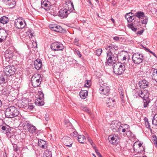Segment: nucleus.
I'll use <instances>...</instances> for the list:
<instances>
[{
	"mask_svg": "<svg viewBox=\"0 0 157 157\" xmlns=\"http://www.w3.org/2000/svg\"><path fill=\"white\" fill-rule=\"evenodd\" d=\"M138 95L139 97L143 99L144 107H147L150 102V100L148 98L149 94L148 91L146 90H140L138 91Z\"/></svg>",
	"mask_w": 157,
	"mask_h": 157,
	"instance_id": "f257e3e1",
	"label": "nucleus"
},
{
	"mask_svg": "<svg viewBox=\"0 0 157 157\" xmlns=\"http://www.w3.org/2000/svg\"><path fill=\"white\" fill-rule=\"evenodd\" d=\"M19 112L17 109L14 106H10L7 108L5 111V115L8 118H13L18 115Z\"/></svg>",
	"mask_w": 157,
	"mask_h": 157,
	"instance_id": "f03ea898",
	"label": "nucleus"
},
{
	"mask_svg": "<svg viewBox=\"0 0 157 157\" xmlns=\"http://www.w3.org/2000/svg\"><path fill=\"white\" fill-rule=\"evenodd\" d=\"M130 127L127 124H122L120 126L117 131L120 134H123V136H131V132L130 131Z\"/></svg>",
	"mask_w": 157,
	"mask_h": 157,
	"instance_id": "7ed1b4c3",
	"label": "nucleus"
},
{
	"mask_svg": "<svg viewBox=\"0 0 157 157\" xmlns=\"http://www.w3.org/2000/svg\"><path fill=\"white\" fill-rule=\"evenodd\" d=\"M130 127L127 124H122L120 126L117 131L120 134H123V136H131V132L130 131Z\"/></svg>",
	"mask_w": 157,
	"mask_h": 157,
	"instance_id": "20e7f679",
	"label": "nucleus"
},
{
	"mask_svg": "<svg viewBox=\"0 0 157 157\" xmlns=\"http://www.w3.org/2000/svg\"><path fill=\"white\" fill-rule=\"evenodd\" d=\"M125 69V65L122 63H115L113 66L114 73L116 75H121Z\"/></svg>",
	"mask_w": 157,
	"mask_h": 157,
	"instance_id": "39448f33",
	"label": "nucleus"
},
{
	"mask_svg": "<svg viewBox=\"0 0 157 157\" xmlns=\"http://www.w3.org/2000/svg\"><path fill=\"white\" fill-rule=\"evenodd\" d=\"M41 80V77L40 74H35L31 78V83L34 87H37L39 86Z\"/></svg>",
	"mask_w": 157,
	"mask_h": 157,
	"instance_id": "423d86ee",
	"label": "nucleus"
},
{
	"mask_svg": "<svg viewBox=\"0 0 157 157\" xmlns=\"http://www.w3.org/2000/svg\"><path fill=\"white\" fill-rule=\"evenodd\" d=\"M107 64L109 65H113L115 64L117 55H114L112 53L109 52L107 53Z\"/></svg>",
	"mask_w": 157,
	"mask_h": 157,
	"instance_id": "0eeeda50",
	"label": "nucleus"
},
{
	"mask_svg": "<svg viewBox=\"0 0 157 157\" xmlns=\"http://www.w3.org/2000/svg\"><path fill=\"white\" fill-rule=\"evenodd\" d=\"M132 60L135 64H139L143 60V56L142 55L139 53H135L132 57Z\"/></svg>",
	"mask_w": 157,
	"mask_h": 157,
	"instance_id": "6e6552de",
	"label": "nucleus"
},
{
	"mask_svg": "<svg viewBox=\"0 0 157 157\" xmlns=\"http://www.w3.org/2000/svg\"><path fill=\"white\" fill-rule=\"evenodd\" d=\"M142 144L140 143H135L133 145V148L135 152L137 153H144V147L142 146Z\"/></svg>",
	"mask_w": 157,
	"mask_h": 157,
	"instance_id": "1a4fd4ad",
	"label": "nucleus"
},
{
	"mask_svg": "<svg viewBox=\"0 0 157 157\" xmlns=\"http://www.w3.org/2000/svg\"><path fill=\"white\" fill-rule=\"evenodd\" d=\"M4 72L5 75L10 76L13 75L15 73V68L13 66H8L4 69Z\"/></svg>",
	"mask_w": 157,
	"mask_h": 157,
	"instance_id": "9d476101",
	"label": "nucleus"
},
{
	"mask_svg": "<svg viewBox=\"0 0 157 157\" xmlns=\"http://www.w3.org/2000/svg\"><path fill=\"white\" fill-rule=\"evenodd\" d=\"M23 127L26 126L27 130L30 133H35L36 130V128L33 124L29 123L28 121H25L22 124Z\"/></svg>",
	"mask_w": 157,
	"mask_h": 157,
	"instance_id": "9b49d317",
	"label": "nucleus"
},
{
	"mask_svg": "<svg viewBox=\"0 0 157 157\" xmlns=\"http://www.w3.org/2000/svg\"><path fill=\"white\" fill-rule=\"evenodd\" d=\"M51 48L53 51L62 50L64 48L63 44L59 42H55L51 44Z\"/></svg>",
	"mask_w": 157,
	"mask_h": 157,
	"instance_id": "f8f14e48",
	"label": "nucleus"
},
{
	"mask_svg": "<svg viewBox=\"0 0 157 157\" xmlns=\"http://www.w3.org/2000/svg\"><path fill=\"white\" fill-rule=\"evenodd\" d=\"M110 87L106 84H103L99 89V92L102 95H108Z\"/></svg>",
	"mask_w": 157,
	"mask_h": 157,
	"instance_id": "ddd939ff",
	"label": "nucleus"
},
{
	"mask_svg": "<svg viewBox=\"0 0 157 157\" xmlns=\"http://www.w3.org/2000/svg\"><path fill=\"white\" fill-rule=\"evenodd\" d=\"M38 97L36 99L35 103L38 105H42L44 104L43 101L44 95L42 92L39 91L38 93Z\"/></svg>",
	"mask_w": 157,
	"mask_h": 157,
	"instance_id": "4468645a",
	"label": "nucleus"
},
{
	"mask_svg": "<svg viewBox=\"0 0 157 157\" xmlns=\"http://www.w3.org/2000/svg\"><path fill=\"white\" fill-rule=\"evenodd\" d=\"M121 124V123L118 121H113L110 124V128L113 132H117Z\"/></svg>",
	"mask_w": 157,
	"mask_h": 157,
	"instance_id": "2eb2a0df",
	"label": "nucleus"
},
{
	"mask_svg": "<svg viewBox=\"0 0 157 157\" xmlns=\"http://www.w3.org/2000/svg\"><path fill=\"white\" fill-rule=\"evenodd\" d=\"M26 25L24 20L21 21L19 19L16 21L15 22L14 25L16 29H22L24 28Z\"/></svg>",
	"mask_w": 157,
	"mask_h": 157,
	"instance_id": "dca6fc26",
	"label": "nucleus"
},
{
	"mask_svg": "<svg viewBox=\"0 0 157 157\" xmlns=\"http://www.w3.org/2000/svg\"><path fill=\"white\" fill-rule=\"evenodd\" d=\"M108 138L109 142L113 145L117 144L119 141V137L116 135H110Z\"/></svg>",
	"mask_w": 157,
	"mask_h": 157,
	"instance_id": "f3484780",
	"label": "nucleus"
},
{
	"mask_svg": "<svg viewBox=\"0 0 157 157\" xmlns=\"http://www.w3.org/2000/svg\"><path fill=\"white\" fill-rule=\"evenodd\" d=\"M13 56V51L10 50V49L7 50L5 53V58L6 60L8 62L12 60Z\"/></svg>",
	"mask_w": 157,
	"mask_h": 157,
	"instance_id": "a211bd4d",
	"label": "nucleus"
},
{
	"mask_svg": "<svg viewBox=\"0 0 157 157\" xmlns=\"http://www.w3.org/2000/svg\"><path fill=\"white\" fill-rule=\"evenodd\" d=\"M49 27L51 30L57 32L61 33L63 30L61 27L56 24H50Z\"/></svg>",
	"mask_w": 157,
	"mask_h": 157,
	"instance_id": "6ab92c4d",
	"label": "nucleus"
},
{
	"mask_svg": "<svg viewBox=\"0 0 157 157\" xmlns=\"http://www.w3.org/2000/svg\"><path fill=\"white\" fill-rule=\"evenodd\" d=\"M11 128L6 124H3L0 126V132L2 133L6 134L11 131Z\"/></svg>",
	"mask_w": 157,
	"mask_h": 157,
	"instance_id": "aec40b11",
	"label": "nucleus"
},
{
	"mask_svg": "<svg viewBox=\"0 0 157 157\" xmlns=\"http://www.w3.org/2000/svg\"><path fill=\"white\" fill-rule=\"evenodd\" d=\"M41 5L42 8L46 10H50V7L51 5L50 1L48 0H41Z\"/></svg>",
	"mask_w": 157,
	"mask_h": 157,
	"instance_id": "412c9836",
	"label": "nucleus"
},
{
	"mask_svg": "<svg viewBox=\"0 0 157 157\" xmlns=\"http://www.w3.org/2000/svg\"><path fill=\"white\" fill-rule=\"evenodd\" d=\"M70 12L69 10L67 9H62L59 11V16L63 17H67Z\"/></svg>",
	"mask_w": 157,
	"mask_h": 157,
	"instance_id": "4be33fe9",
	"label": "nucleus"
},
{
	"mask_svg": "<svg viewBox=\"0 0 157 157\" xmlns=\"http://www.w3.org/2000/svg\"><path fill=\"white\" fill-rule=\"evenodd\" d=\"M63 142L67 146L69 147H71L72 146V143L69 142L71 140V138L68 137H63L62 140Z\"/></svg>",
	"mask_w": 157,
	"mask_h": 157,
	"instance_id": "5701e85b",
	"label": "nucleus"
},
{
	"mask_svg": "<svg viewBox=\"0 0 157 157\" xmlns=\"http://www.w3.org/2000/svg\"><path fill=\"white\" fill-rule=\"evenodd\" d=\"M107 101V105L109 108H112L115 106L116 101L114 99H108Z\"/></svg>",
	"mask_w": 157,
	"mask_h": 157,
	"instance_id": "b1692460",
	"label": "nucleus"
},
{
	"mask_svg": "<svg viewBox=\"0 0 157 157\" xmlns=\"http://www.w3.org/2000/svg\"><path fill=\"white\" fill-rule=\"evenodd\" d=\"M125 17L128 23L132 22L135 19L134 14L130 12L126 13L125 15Z\"/></svg>",
	"mask_w": 157,
	"mask_h": 157,
	"instance_id": "393cba45",
	"label": "nucleus"
},
{
	"mask_svg": "<svg viewBox=\"0 0 157 157\" xmlns=\"http://www.w3.org/2000/svg\"><path fill=\"white\" fill-rule=\"evenodd\" d=\"M35 68L37 70H39L42 67V61L40 59H36L34 61Z\"/></svg>",
	"mask_w": 157,
	"mask_h": 157,
	"instance_id": "a878e982",
	"label": "nucleus"
},
{
	"mask_svg": "<svg viewBox=\"0 0 157 157\" xmlns=\"http://www.w3.org/2000/svg\"><path fill=\"white\" fill-rule=\"evenodd\" d=\"M3 2L8 4L9 7L12 8L14 7L16 5L15 0H2Z\"/></svg>",
	"mask_w": 157,
	"mask_h": 157,
	"instance_id": "bb28decb",
	"label": "nucleus"
},
{
	"mask_svg": "<svg viewBox=\"0 0 157 157\" xmlns=\"http://www.w3.org/2000/svg\"><path fill=\"white\" fill-rule=\"evenodd\" d=\"M106 50L108 51V52H110L113 53L115 50H116L118 49V47L117 46L113 45L110 44L109 45L107 46L106 47Z\"/></svg>",
	"mask_w": 157,
	"mask_h": 157,
	"instance_id": "cd10ccee",
	"label": "nucleus"
},
{
	"mask_svg": "<svg viewBox=\"0 0 157 157\" xmlns=\"http://www.w3.org/2000/svg\"><path fill=\"white\" fill-rule=\"evenodd\" d=\"M38 145L43 149H46L47 147V144L46 142L42 140H38Z\"/></svg>",
	"mask_w": 157,
	"mask_h": 157,
	"instance_id": "c85d7f7f",
	"label": "nucleus"
},
{
	"mask_svg": "<svg viewBox=\"0 0 157 157\" xmlns=\"http://www.w3.org/2000/svg\"><path fill=\"white\" fill-rule=\"evenodd\" d=\"M139 85L141 88H145L147 87L148 82L145 80H143L139 82Z\"/></svg>",
	"mask_w": 157,
	"mask_h": 157,
	"instance_id": "c756f323",
	"label": "nucleus"
},
{
	"mask_svg": "<svg viewBox=\"0 0 157 157\" xmlns=\"http://www.w3.org/2000/svg\"><path fill=\"white\" fill-rule=\"evenodd\" d=\"M88 95V91L87 90H82L80 92V96L82 99H85Z\"/></svg>",
	"mask_w": 157,
	"mask_h": 157,
	"instance_id": "7c9ffc66",
	"label": "nucleus"
},
{
	"mask_svg": "<svg viewBox=\"0 0 157 157\" xmlns=\"http://www.w3.org/2000/svg\"><path fill=\"white\" fill-rule=\"evenodd\" d=\"M128 27L131 29L132 31L136 32L138 29L136 25H135V23H131L128 25Z\"/></svg>",
	"mask_w": 157,
	"mask_h": 157,
	"instance_id": "2f4dec72",
	"label": "nucleus"
},
{
	"mask_svg": "<svg viewBox=\"0 0 157 157\" xmlns=\"http://www.w3.org/2000/svg\"><path fill=\"white\" fill-rule=\"evenodd\" d=\"M78 141L81 143H84L86 140V138L83 135H79L78 136Z\"/></svg>",
	"mask_w": 157,
	"mask_h": 157,
	"instance_id": "473e14b6",
	"label": "nucleus"
},
{
	"mask_svg": "<svg viewBox=\"0 0 157 157\" xmlns=\"http://www.w3.org/2000/svg\"><path fill=\"white\" fill-rule=\"evenodd\" d=\"M58 10H57L56 8H54L50 10V13L54 16H56L58 15Z\"/></svg>",
	"mask_w": 157,
	"mask_h": 157,
	"instance_id": "72a5a7b5",
	"label": "nucleus"
},
{
	"mask_svg": "<svg viewBox=\"0 0 157 157\" xmlns=\"http://www.w3.org/2000/svg\"><path fill=\"white\" fill-rule=\"evenodd\" d=\"M152 79L157 82V70L154 69L152 75Z\"/></svg>",
	"mask_w": 157,
	"mask_h": 157,
	"instance_id": "f704fd0d",
	"label": "nucleus"
},
{
	"mask_svg": "<svg viewBox=\"0 0 157 157\" xmlns=\"http://www.w3.org/2000/svg\"><path fill=\"white\" fill-rule=\"evenodd\" d=\"M8 21V17L5 16L2 17L0 19L1 22L4 24L7 23Z\"/></svg>",
	"mask_w": 157,
	"mask_h": 157,
	"instance_id": "c9c22d12",
	"label": "nucleus"
},
{
	"mask_svg": "<svg viewBox=\"0 0 157 157\" xmlns=\"http://www.w3.org/2000/svg\"><path fill=\"white\" fill-rule=\"evenodd\" d=\"M136 16L139 19H142L144 16L143 12L140 11L136 13Z\"/></svg>",
	"mask_w": 157,
	"mask_h": 157,
	"instance_id": "e433bc0d",
	"label": "nucleus"
},
{
	"mask_svg": "<svg viewBox=\"0 0 157 157\" xmlns=\"http://www.w3.org/2000/svg\"><path fill=\"white\" fill-rule=\"evenodd\" d=\"M44 157H52V153L51 151H46L44 152Z\"/></svg>",
	"mask_w": 157,
	"mask_h": 157,
	"instance_id": "4c0bfd02",
	"label": "nucleus"
},
{
	"mask_svg": "<svg viewBox=\"0 0 157 157\" xmlns=\"http://www.w3.org/2000/svg\"><path fill=\"white\" fill-rule=\"evenodd\" d=\"M6 82L5 77L3 75L0 76V84Z\"/></svg>",
	"mask_w": 157,
	"mask_h": 157,
	"instance_id": "58836bf2",
	"label": "nucleus"
},
{
	"mask_svg": "<svg viewBox=\"0 0 157 157\" xmlns=\"http://www.w3.org/2000/svg\"><path fill=\"white\" fill-rule=\"evenodd\" d=\"M152 123L155 125H157V113L153 117Z\"/></svg>",
	"mask_w": 157,
	"mask_h": 157,
	"instance_id": "ea45409f",
	"label": "nucleus"
},
{
	"mask_svg": "<svg viewBox=\"0 0 157 157\" xmlns=\"http://www.w3.org/2000/svg\"><path fill=\"white\" fill-rule=\"evenodd\" d=\"M6 135L7 137L8 138V139H10L11 138H13L14 137V134L13 132H9L8 133H7Z\"/></svg>",
	"mask_w": 157,
	"mask_h": 157,
	"instance_id": "a19ab883",
	"label": "nucleus"
},
{
	"mask_svg": "<svg viewBox=\"0 0 157 157\" xmlns=\"http://www.w3.org/2000/svg\"><path fill=\"white\" fill-rule=\"evenodd\" d=\"M73 51L75 55H77L79 57H81L82 55L81 52L79 51H78L76 49H74Z\"/></svg>",
	"mask_w": 157,
	"mask_h": 157,
	"instance_id": "79ce46f5",
	"label": "nucleus"
},
{
	"mask_svg": "<svg viewBox=\"0 0 157 157\" xmlns=\"http://www.w3.org/2000/svg\"><path fill=\"white\" fill-rule=\"evenodd\" d=\"M143 19L142 22L143 24H146L147 22L148 21V18L147 16H144L143 18Z\"/></svg>",
	"mask_w": 157,
	"mask_h": 157,
	"instance_id": "37998d69",
	"label": "nucleus"
},
{
	"mask_svg": "<svg viewBox=\"0 0 157 157\" xmlns=\"http://www.w3.org/2000/svg\"><path fill=\"white\" fill-rule=\"evenodd\" d=\"M102 52V50L101 48L98 49L95 51V53L98 56H100L101 55Z\"/></svg>",
	"mask_w": 157,
	"mask_h": 157,
	"instance_id": "c03bdc74",
	"label": "nucleus"
},
{
	"mask_svg": "<svg viewBox=\"0 0 157 157\" xmlns=\"http://www.w3.org/2000/svg\"><path fill=\"white\" fill-rule=\"evenodd\" d=\"M68 6H69L68 9L72 11L74 10V5L72 2L68 3Z\"/></svg>",
	"mask_w": 157,
	"mask_h": 157,
	"instance_id": "a18cd8bd",
	"label": "nucleus"
},
{
	"mask_svg": "<svg viewBox=\"0 0 157 157\" xmlns=\"http://www.w3.org/2000/svg\"><path fill=\"white\" fill-rule=\"evenodd\" d=\"M145 124L146 126V127L148 128H150V124L148 121V119L146 118H145Z\"/></svg>",
	"mask_w": 157,
	"mask_h": 157,
	"instance_id": "49530a36",
	"label": "nucleus"
},
{
	"mask_svg": "<svg viewBox=\"0 0 157 157\" xmlns=\"http://www.w3.org/2000/svg\"><path fill=\"white\" fill-rule=\"evenodd\" d=\"M82 110L83 111H85L86 112H87L89 113H90V110L89 109L87 108L86 107H84L83 108Z\"/></svg>",
	"mask_w": 157,
	"mask_h": 157,
	"instance_id": "de8ad7c7",
	"label": "nucleus"
},
{
	"mask_svg": "<svg viewBox=\"0 0 157 157\" xmlns=\"http://www.w3.org/2000/svg\"><path fill=\"white\" fill-rule=\"evenodd\" d=\"M71 136L73 137H77L78 136V133L77 132H74L72 133H71Z\"/></svg>",
	"mask_w": 157,
	"mask_h": 157,
	"instance_id": "09e8293b",
	"label": "nucleus"
},
{
	"mask_svg": "<svg viewBox=\"0 0 157 157\" xmlns=\"http://www.w3.org/2000/svg\"><path fill=\"white\" fill-rule=\"evenodd\" d=\"M32 47L33 48H36L37 47V42L36 41H33L32 42Z\"/></svg>",
	"mask_w": 157,
	"mask_h": 157,
	"instance_id": "8fccbe9b",
	"label": "nucleus"
},
{
	"mask_svg": "<svg viewBox=\"0 0 157 157\" xmlns=\"http://www.w3.org/2000/svg\"><path fill=\"white\" fill-rule=\"evenodd\" d=\"M34 108V106L32 104H29L28 105V109L30 110H32Z\"/></svg>",
	"mask_w": 157,
	"mask_h": 157,
	"instance_id": "3c124183",
	"label": "nucleus"
},
{
	"mask_svg": "<svg viewBox=\"0 0 157 157\" xmlns=\"http://www.w3.org/2000/svg\"><path fill=\"white\" fill-rule=\"evenodd\" d=\"M90 82L88 81H86L85 82V84L84 85V86L86 87H89L90 86Z\"/></svg>",
	"mask_w": 157,
	"mask_h": 157,
	"instance_id": "603ef678",
	"label": "nucleus"
},
{
	"mask_svg": "<svg viewBox=\"0 0 157 157\" xmlns=\"http://www.w3.org/2000/svg\"><path fill=\"white\" fill-rule=\"evenodd\" d=\"M87 139H88V140L89 142V143L91 144L92 146H93V142L92 140L89 137L87 138Z\"/></svg>",
	"mask_w": 157,
	"mask_h": 157,
	"instance_id": "864d4df0",
	"label": "nucleus"
},
{
	"mask_svg": "<svg viewBox=\"0 0 157 157\" xmlns=\"http://www.w3.org/2000/svg\"><path fill=\"white\" fill-rule=\"evenodd\" d=\"M153 142L154 144H155V145L157 146V140L156 139V138L155 139H154L153 140Z\"/></svg>",
	"mask_w": 157,
	"mask_h": 157,
	"instance_id": "5fc2aeb1",
	"label": "nucleus"
},
{
	"mask_svg": "<svg viewBox=\"0 0 157 157\" xmlns=\"http://www.w3.org/2000/svg\"><path fill=\"white\" fill-rule=\"evenodd\" d=\"M45 119L46 121H48L49 120V115L48 114H46L45 115Z\"/></svg>",
	"mask_w": 157,
	"mask_h": 157,
	"instance_id": "6e6d98bb",
	"label": "nucleus"
},
{
	"mask_svg": "<svg viewBox=\"0 0 157 157\" xmlns=\"http://www.w3.org/2000/svg\"><path fill=\"white\" fill-rule=\"evenodd\" d=\"M113 39L114 40L118 41L119 39V37L118 36H115L113 38Z\"/></svg>",
	"mask_w": 157,
	"mask_h": 157,
	"instance_id": "4d7b16f0",
	"label": "nucleus"
},
{
	"mask_svg": "<svg viewBox=\"0 0 157 157\" xmlns=\"http://www.w3.org/2000/svg\"><path fill=\"white\" fill-rule=\"evenodd\" d=\"M144 31L143 30H142L140 31H138L137 32V34H139L141 35V34Z\"/></svg>",
	"mask_w": 157,
	"mask_h": 157,
	"instance_id": "13d9d810",
	"label": "nucleus"
},
{
	"mask_svg": "<svg viewBox=\"0 0 157 157\" xmlns=\"http://www.w3.org/2000/svg\"><path fill=\"white\" fill-rule=\"evenodd\" d=\"M119 93H120V95H121L122 96H123V94L122 92V90L121 89H120V90H119Z\"/></svg>",
	"mask_w": 157,
	"mask_h": 157,
	"instance_id": "bf43d9fd",
	"label": "nucleus"
},
{
	"mask_svg": "<svg viewBox=\"0 0 157 157\" xmlns=\"http://www.w3.org/2000/svg\"><path fill=\"white\" fill-rule=\"evenodd\" d=\"M94 147V149H95V152H96V153L97 154V155H98V153H100L98 152V150L95 147Z\"/></svg>",
	"mask_w": 157,
	"mask_h": 157,
	"instance_id": "052dcab7",
	"label": "nucleus"
},
{
	"mask_svg": "<svg viewBox=\"0 0 157 157\" xmlns=\"http://www.w3.org/2000/svg\"><path fill=\"white\" fill-rule=\"evenodd\" d=\"M29 32V34H30V35H29V37H32L33 36V34L32 33H31V32Z\"/></svg>",
	"mask_w": 157,
	"mask_h": 157,
	"instance_id": "680f3d73",
	"label": "nucleus"
},
{
	"mask_svg": "<svg viewBox=\"0 0 157 157\" xmlns=\"http://www.w3.org/2000/svg\"><path fill=\"white\" fill-rule=\"evenodd\" d=\"M1 33H4L5 34V37L6 36V31H1L0 32V34Z\"/></svg>",
	"mask_w": 157,
	"mask_h": 157,
	"instance_id": "e2e57ef3",
	"label": "nucleus"
},
{
	"mask_svg": "<svg viewBox=\"0 0 157 157\" xmlns=\"http://www.w3.org/2000/svg\"><path fill=\"white\" fill-rule=\"evenodd\" d=\"M146 49L147 50V51H149L150 52L151 54H152L154 52L151 51L149 49L147 48H146Z\"/></svg>",
	"mask_w": 157,
	"mask_h": 157,
	"instance_id": "0e129e2a",
	"label": "nucleus"
},
{
	"mask_svg": "<svg viewBox=\"0 0 157 157\" xmlns=\"http://www.w3.org/2000/svg\"><path fill=\"white\" fill-rule=\"evenodd\" d=\"M77 41H78V40L77 39H75V40L74 43H75V44L77 45V46H78V44H77Z\"/></svg>",
	"mask_w": 157,
	"mask_h": 157,
	"instance_id": "69168bd1",
	"label": "nucleus"
},
{
	"mask_svg": "<svg viewBox=\"0 0 157 157\" xmlns=\"http://www.w3.org/2000/svg\"><path fill=\"white\" fill-rule=\"evenodd\" d=\"M97 155L99 157H102V156L101 155V154L100 153H98V154Z\"/></svg>",
	"mask_w": 157,
	"mask_h": 157,
	"instance_id": "338daca9",
	"label": "nucleus"
},
{
	"mask_svg": "<svg viewBox=\"0 0 157 157\" xmlns=\"http://www.w3.org/2000/svg\"><path fill=\"white\" fill-rule=\"evenodd\" d=\"M3 40H4V38L2 39V38H0V42H2Z\"/></svg>",
	"mask_w": 157,
	"mask_h": 157,
	"instance_id": "774afa93",
	"label": "nucleus"
}]
</instances>
